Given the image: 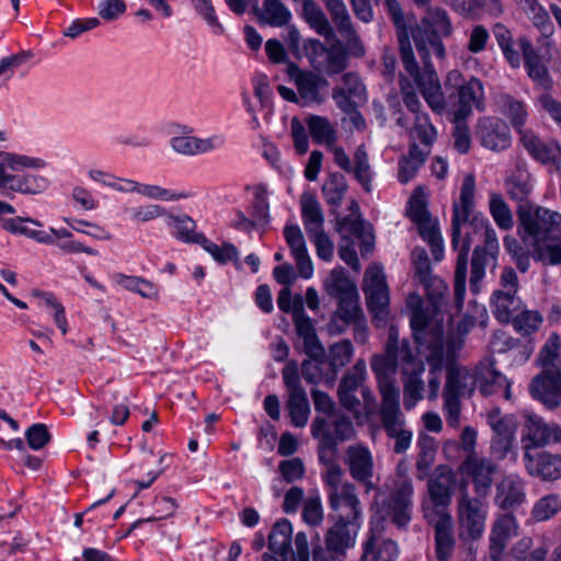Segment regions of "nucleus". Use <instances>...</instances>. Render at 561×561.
<instances>
[{
	"mask_svg": "<svg viewBox=\"0 0 561 561\" xmlns=\"http://www.w3.org/2000/svg\"><path fill=\"white\" fill-rule=\"evenodd\" d=\"M476 180L472 174L463 179L459 199L453 205L451 247L458 252L454 277V295L457 309H461L466 295L468 254L474 245L471 257L470 290L481 291L488 267L494 270L500 250L495 230L489 219L474 211Z\"/></svg>",
	"mask_w": 561,
	"mask_h": 561,
	"instance_id": "nucleus-1",
	"label": "nucleus"
},
{
	"mask_svg": "<svg viewBox=\"0 0 561 561\" xmlns=\"http://www.w3.org/2000/svg\"><path fill=\"white\" fill-rule=\"evenodd\" d=\"M412 480L398 467V474L387 494L379 491L374 504L381 518L373 519L366 540L363 542L360 561H396L399 557L397 542L383 535V519L389 517L398 527H404L411 520L413 508Z\"/></svg>",
	"mask_w": 561,
	"mask_h": 561,
	"instance_id": "nucleus-2",
	"label": "nucleus"
},
{
	"mask_svg": "<svg viewBox=\"0 0 561 561\" xmlns=\"http://www.w3.org/2000/svg\"><path fill=\"white\" fill-rule=\"evenodd\" d=\"M446 383L443 391V410L447 424L457 428L460 425L461 402L465 396H471L479 385L483 396H491L502 390L506 400L512 399L511 381L500 371L489 370L488 376L481 380L480 374L455 362L454 352L447 347Z\"/></svg>",
	"mask_w": 561,
	"mask_h": 561,
	"instance_id": "nucleus-3",
	"label": "nucleus"
},
{
	"mask_svg": "<svg viewBox=\"0 0 561 561\" xmlns=\"http://www.w3.org/2000/svg\"><path fill=\"white\" fill-rule=\"evenodd\" d=\"M386 357H378L371 364L381 396L380 421L386 434L394 439L393 451L405 453L412 442L413 433L405 427L404 417L400 411L399 388L396 386V346L391 342Z\"/></svg>",
	"mask_w": 561,
	"mask_h": 561,
	"instance_id": "nucleus-4",
	"label": "nucleus"
},
{
	"mask_svg": "<svg viewBox=\"0 0 561 561\" xmlns=\"http://www.w3.org/2000/svg\"><path fill=\"white\" fill-rule=\"evenodd\" d=\"M46 167L47 161L43 158L0 151V190L25 195L41 194L50 185L47 178L36 173L18 175L13 172L42 170Z\"/></svg>",
	"mask_w": 561,
	"mask_h": 561,
	"instance_id": "nucleus-5",
	"label": "nucleus"
},
{
	"mask_svg": "<svg viewBox=\"0 0 561 561\" xmlns=\"http://www.w3.org/2000/svg\"><path fill=\"white\" fill-rule=\"evenodd\" d=\"M324 465L321 479L333 518L358 524L362 518V506L355 485L344 479V471L340 465L329 460Z\"/></svg>",
	"mask_w": 561,
	"mask_h": 561,
	"instance_id": "nucleus-6",
	"label": "nucleus"
},
{
	"mask_svg": "<svg viewBox=\"0 0 561 561\" xmlns=\"http://www.w3.org/2000/svg\"><path fill=\"white\" fill-rule=\"evenodd\" d=\"M401 60L407 72L414 78L424 100L433 112L442 114L447 108V103L442 91L438 76L431 65L423 60L424 69L421 72L415 61L413 49L405 31L398 33Z\"/></svg>",
	"mask_w": 561,
	"mask_h": 561,
	"instance_id": "nucleus-7",
	"label": "nucleus"
},
{
	"mask_svg": "<svg viewBox=\"0 0 561 561\" xmlns=\"http://www.w3.org/2000/svg\"><path fill=\"white\" fill-rule=\"evenodd\" d=\"M391 342L396 346V369L401 364L402 373L408 375L403 385V405L405 410H412L419 401L423 399L424 382L422 380V373L424 370L423 364L414 355L410 343L407 340H399L398 332L391 328L389 331L388 341L386 344L385 354L375 355L371 363L378 357H386L388 355V347Z\"/></svg>",
	"mask_w": 561,
	"mask_h": 561,
	"instance_id": "nucleus-8",
	"label": "nucleus"
},
{
	"mask_svg": "<svg viewBox=\"0 0 561 561\" xmlns=\"http://www.w3.org/2000/svg\"><path fill=\"white\" fill-rule=\"evenodd\" d=\"M517 231L522 241L534 248L561 234V214L535 204H523L517 209Z\"/></svg>",
	"mask_w": 561,
	"mask_h": 561,
	"instance_id": "nucleus-9",
	"label": "nucleus"
},
{
	"mask_svg": "<svg viewBox=\"0 0 561 561\" xmlns=\"http://www.w3.org/2000/svg\"><path fill=\"white\" fill-rule=\"evenodd\" d=\"M453 34V24L445 10H430L421 22L412 30V37L422 60L427 62L431 56L439 60L446 57L442 37Z\"/></svg>",
	"mask_w": 561,
	"mask_h": 561,
	"instance_id": "nucleus-10",
	"label": "nucleus"
},
{
	"mask_svg": "<svg viewBox=\"0 0 561 561\" xmlns=\"http://www.w3.org/2000/svg\"><path fill=\"white\" fill-rule=\"evenodd\" d=\"M363 293L376 325H385L389 316V287L381 265L371 264L367 267Z\"/></svg>",
	"mask_w": 561,
	"mask_h": 561,
	"instance_id": "nucleus-11",
	"label": "nucleus"
},
{
	"mask_svg": "<svg viewBox=\"0 0 561 561\" xmlns=\"http://www.w3.org/2000/svg\"><path fill=\"white\" fill-rule=\"evenodd\" d=\"M324 535V546H317L312 559L318 561H344L346 550L354 546L357 524L334 519Z\"/></svg>",
	"mask_w": 561,
	"mask_h": 561,
	"instance_id": "nucleus-12",
	"label": "nucleus"
},
{
	"mask_svg": "<svg viewBox=\"0 0 561 561\" xmlns=\"http://www.w3.org/2000/svg\"><path fill=\"white\" fill-rule=\"evenodd\" d=\"M488 503L482 496L472 497L462 493L457 504L459 538L462 541L479 539L485 528Z\"/></svg>",
	"mask_w": 561,
	"mask_h": 561,
	"instance_id": "nucleus-13",
	"label": "nucleus"
},
{
	"mask_svg": "<svg viewBox=\"0 0 561 561\" xmlns=\"http://www.w3.org/2000/svg\"><path fill=\"white\" fill-rule=\"evenodd\" d=\"M24 224L25 222H20L15 234L25 236L39 244L54 245L59 249L62 254L85 253L92 256L99 255L98 250L75 239L73 234L66 228L56 229L50 227L48 230H36L28 228Z\"/></svg>",
	"mask_w": 561,
	"mask_h": 561,
	"instance_id": "nucleus-14",
	"label": "nucleus"
},
{
	"mask_svg": "<svg viewBox=\"0 0 561 561\" xmlns=\"http://www.w3.org/2000/svg\"><path fill=\"white\" fill-rule=\"evenodd\" d=\"M331 153L334 163L341 170L352 174L365 192H371L375 172L369 162V156L365 145L362 144L357 146L352 159L343 147H332Z\"/></svg>",
	"mask_w": 561,
	"mask_h": 561,
	"instance_id": "nucleus-15",
	"label": "nucleus"
},
{
	"mask_svg": "<svg viewBox=\"0 0 561 561\" xmlns=\"http://www.w3.org/2000/svg\"><path fill=\"white\" fill-rule=\"evenodd\" d=\"M473 107L484 108V87L478 78H470L449 95L447 112L451 119H466Z\"/></svg>",
	"mask_w": 561,
	"mask_h": 561,
	"instance_id": "nucleus-16",
	"label": "nucleus"
},
{
	"mask_svg": "<svg viewBox=\"0 0 561 561\" xmlns=\"http://www.w3.org/2000/svg\"><path fill=\"white\" fill-rule=\"evenodd\" d=\"M454 484L455 473L446 466H438L428 479L427 490L431 506L425 504L424 510L428 508L434 518H438L443 514H449L447 508L451 501Z\"/></svg>",
	"mask_w": 561,
	"mask_h": 561,
	"instance_id": "nucleus-17",
	"label": "nucleus"
},
{
	"mask_svg": "<svg viewBox=\"0 0 561 561\" xmlns=\"http://www.w3.org/2000/svg\"><path fill=\"white\" fill-rule=\"evenodd\" d=\"M526 422L522 433V443L525 453L534 451L539 447L561 443V426L557 423H547L535 413L525 414Z\"/></svg>",
	"mask_w": 561,
	"mask_h": 561,
	"instance_id": "nucleus-18",
	"label": "nucleus"
},
{
	"mask_svg": "<svg viewBox=\"0 0 561 561\" xmlns=\"http://www.w3.org/2000/svg\"><path fill=\"white\" fill-rule=\"evenodd\" d=\"M422 298L412 293L407 298V307L411 311L410 325L413 337L419 346H425L427 342L435 341V334L440 329L444 334L443 324L431 319L428 310H424Z\"/></svg>",
	"mask_w": 561,
	"mask_h": 561,
	"instance_id": "nucleus-19",
	"label": "nucleus"
},
{
	"mask_svg": "<svg viewBox=\"0 0 561 561\" xmlns=\"http://www.w3.org/2000/svg\"><path fill=\"white\" fill-rule=\"evenodd\" d=\"M419 347L430 351L428 354H426V359L430 365L427 398L431 401H435L439 394L442 371L444 368L446 369L447 348L442 339V330L439 329L436 332L435 341L427 342L425 346ZM420 352L423 351L420 350Z\"/></svg>",
	"mask_w": 561,
	"mask_h": 561,
	"instance_id": "nucleus-20",
	"label": "nucleus"
},
{
	"mask_svg": "<svg viewBox=\"0 0 561 561\" xmlns=\"http://www.w3.org/2000/svg\"><path fill=\"white\" fill-rule=\"evenodd\" d=\"M520 142L529 156L542 164L560 169L561 145L554 139H541L534 131H520Z\"/></svg>",
	"mask_w": 561,
	"mask_h": 561,
	"instance_id": "nucleus-21",
	"label": "nucleus"
},
{
	"mask_svg": "<svg viewBox=\"0 0 561 561\" xmlns=\"http://www.w3.org/2000/svg\"><path fill=\"white\" fill-rule=\"evenodd\" d=\"M332 98L343 112H354L366 102V89L356 73L347 72L342 77V85L333 89Z\"/></svg>",
	"mask_w": 561,
	"mask_h": 561,
	"instance_id": "nucleus-22",
	"label": "nucleus"
},
{
	"mask_svg": "<svg viewBox=\"0 0 561 561\" xmlns=\"http://www.w3.org/2000/svg\"><path fill=\"white\" fill-rule=\"evenodd\" d=\"M332 417L330 423L321 417L314 419L311 424L313 437L322 438L330 445L352 438L355 431L350 417L341 414H334Z\"/></svg>",
	"mask_w": 561,
	"mask_h": 561,
	"instance_id": "nucleus-23",
	"label": "nucleus"
},
{
	"mask_svg": "<svg viewBox=\"0 0 561 561\" xmlns=\"http://www.w3.org/2000/svg\"><path fill=\"white\" fill-rule=\"evenodd\" d=\"M526 471L536 478L545 481L561 478V455L548 451L524 453Z\"/></svg>",
	"mask_w": 561,
	"mask_h": 561,
	"instance_id": "nucleus-24",
	"label": "nucleus"
},
{
	"mask_svg": "<svg viewBox=\"0 0 561 561\" xmlns=\"http://www.w3.org/2000/svg\"><path fill=\"white\" fill-rule=\"evenodd\" d=\"M477 136L481 145L492 151H502L511 146L510 128L499 118H481L478 123Z\"/></svg>",
	"mask_w": 561,
	"mask_h": 561,
	"instance_id": "nucleus-25",
	"label": "nucleus"
},
{
	"mask_svg": "<svg viewBox=\"0 0 561 561\" xmlns=\"http://www.w3.org/2000/svg\"><path fill=\"white\" fill-rule=\"evenodd\" d=\"M425 518L434 526L435 558L438 561H449L456 545L451 515L443 514L438 518H434L428 508H425Z\"/></svg>",
	"mask_w": 561,
	"mask_h": 561,
	"instance_id": "nucleus-26",
	"label": "nucleus"
},
{
	"mask_svg": "<svg viewBox=\"0 0 561 561\" xmlns=\"http://www.w3.org/2000/svg\"><path fill=\"white\" fill-rule=\"evenodd\" d=\"M364 317L359 306L358 293L354 296L339 299L337 308L332 313L330 322L328 323V331L330 334H341L345 332L352 323Z\"/></svg>",
	"mask_w": 561,
	"mask_h": 561,
	"instance_id": "nucleus-27",
	"label": "nucleus"
},
{
	"mask_svg": "<svg viewBox=\"0 0 561 561\" xmlns=\"http://www.w3.org/2000/svg\"><path fill=\"white\" fill-rule=\"evenodd\" d=\"M225 145L221 135L198 138L191 135L174 136L170 139L171 148L179 154L197 156L220 149Z\"/></svg>",
	"mask_w": 561,
	"mask_h": 561,
	"instance_id": "nucleus-28",
	"label": "nucleus"
},
{
	"mask_svg": "<svg viewBox=\"0 0 561 561\" xmlns=\"http://www.w3.org/2000/svg\"><path fill=\"white\" fill-rule=\"evenodd\" d=\"M291 78L296 84L301 105L320 104L323 101L321 90L328 85V81L311 71L295 70Z\"/></svg>",
	"mask_w": 561,
	"mask_h": 561,
	"instance_id": "nucleus-29",
	"label": "nucleus"
},
{
	"mask_svg": "<svg viewBox=\"0 0 561 561\" xmlns=\"http://www.w3.org/2000/svg\"><path fill=\"white\" fill-rule=\"evenodd\" d=\"M344 462L354 480H367L374 476V457L363 444L350 445L345 450Z\"/></svg>",
	"mask_w": 561,
	"mask_h": 561,
	"instance_id": "nucleus-30",
	"label": "nucleus"
},
{
	"mask_svg": "<svg viewBox=\"0 0 561 561\" xmlns=\"http://www.w3.org/2000/svg\"><path fill=\"white\" fill-rule=\"evenodd\" d=\"M529 390L531 396L549 409L561 403V377L541 373L533 379Z\"/></svg>",
	"mask_w": 561,
	"mask_h": 561,
	"instance_id": "nucleus-31",
	"label": "nucleus"
},
{
	"mask_svg": "<svg viewBox=\"0 0 561 561\" xmlns=\"http://www.w3.org/2000/svg\"><path fill=\"white\" fill-rule=\"evenodd\" d=\"M461 468L466 474L472 478L479 496L485 495L492 484L495 466L489 459L471 455L467 457Z\"/></svg>",
	"mask_w": 561,
	"mask_h": 561,
	"instance_id": "nucleus-32",
	"label": "nucleus"
},
{
	"mask_svg": "<svg viewBox=\"0 0 561 561\" xmlns=\"http://www.w3.org/2000/svg\"><path fill=\"white\" fill-rule=\"evenodd\" d=\"M293 321L297 335L304 340L305 353L309 357H323L324 348L317 336L314 325L299 302Z\"/></svg>",
	"mask_w": 561,
	"mask_h": 561,
	"instance_id": "nucleus-33",
	"label": "nucleus"
},
{
	"mask_svg": "<svg viewBox=\"0 0 561 561\" xmlns=\"http://www.w3.org/2000/svg\"><path fill=\"white\" fill-rule=\"evenodd\" d=\"M516 535L517 523L513 515L505 514L495 520L490 537V552L493 561H501V554L507 541Z\"/></svg>",
	"mask_w": 561,
	"mask_h": 561,
	"instance_id": "nucleus-34",
	"label": "nucleus"
},
{
	"mask_svg": "<svg viewBox=\"0 0 561 561\" xmlns=\"http://www.w3.org/2000/svg\"><path fill=\"white\" fill-rule=\"evenodd\" d=\"M253 12L261 23L273 27L286 26L293 18L290 10L280 0H264L262 7H253Z\"/></svg>",
	"mask_w": 561,
	"mask_h": 561,
	"instance_id": "nucleus-35",
	"label": "nucleus"
},
{
	"mask_svg": "<svg viewBox=\"0 0 561 561\" xmlns=\"http://www.w3.org/2000/svg\"><path fill=\"white\" fill-rule=\"evenodd\" d=\"M398 124L409 130L411 141L419 140L423 147L431 148L437 137V130L431 123L426 113H416L413 116L411 127H408V119L404 117L398 118Z\"/></svg>",
	"mask_w": 561,
	"mask_h": 561,
	"instance_id": "nucleus-36",
	"label": "nucleus"
},
{
	"mask_svg": "<svg viewBox=\"0 0 561 561\" xmlns=\"http://www.w3.org/2000/svg\"><path fill=\"white\" fill-rule=\"evenodd\" d=\"M491 307L494 317L500 322L508 323L520 311L523 302L516 293H505L503 289H499L492 295Z\"/></svg>",
	"mask_w": 561,
	"mask_h": 561,
	"instance_id": "nucleus-37",
	"label": "nucleus"
},
{
	"mask_svg": "<svg viewBox=\"0 0 561 561\" xmlns=\"http://www.w3.org/2000/svg\"><path fill=\"white\" fill-rule=\"evenodd\" d=\"M291 536L293 525L287 519L276 522L268 536V549L283 561H288L291 554Z\"/></svg>",
	"mask_w": 561,
	"mask_h": 561,
	"instance_id": "nucleus-38",
	"label": "nucleus"
},
{
	"mask_svg": "<svg viewBox=\"0 0 561 561\" xmlns=\"http://www.w3.org/2000/svg\"><path fill=\"white\" fill-rule=\"evenodd\" d=\"M561 340L557 333L551 334L538 355V364L542 371L561 377Z\"/></svg>",
	"mask_w": 561,
	"mask_h": 561,
	"instance_id": "nucleus-39",
	"label": "nucleus"
},
{
	"mask_svg": "<svg viewBox=\"0 0 561 561\" xmlns=\"http://www.w3.org/2000/svg\"><path fill=\"white\" fill-rule=\"evenodd\" d=\"M301 218L308 236L323 231L324 216L316 197L304 194L300 198Z\"/></svg>",
	"mask_w": 561,
	"mask_h": 561,
	"instance_id": "nucleus-40",
	"label": "nucleus"
},
{
	"mask_svg": "<svg viewBox=\"0 0 561 561\" xmlns=\"http://www.w3.org/2000/svg\"><path fill=\"white\" fill-rule=\"evenodd\" d=\"M525 500L524 484L518 477H505L497 486L496 502L504 508H512Z\"/></svg>",
	"mask_w": 561,
	"mask_h": 561,
	"instance_id": "nucleus-41",
	"label": "nucleus"
},
{
	"mask_svg": "<svg viewBox=\"0 0 561 561\" xmlns=\"http://www.w3.org/2000/svg\"><path fill=\"white\" fill-rule=\"evenodd\" d=\"M518 47L523 54L524 64L528 76L540 84L547 83V69L529 39L526 37H520L518 39Z\"/></svg>",
	"mask_w": 561,
	"mask_h": 561,
	"instance_id": "nucleus-42",
	"label": "nucleus"
},
{
	"mask_svg": "<svg viewBox=\"0 0 561 561\" xmlns=\"http://www.w3.org/2000/svg\"><path fill=\"white\" fill-rule=\"evenodd\" d=\"M324 288L336 300L358 293L356 285L348 278L344 268H334L324 280Z\"/></svg>",
	"mask_w": 561,
	"mask_h": 561,
	"instance_id": "nucleus-43",
	"label": "nucleus"
},
{
	"mask_svg": "<svg viewBox=\"0 0 561 561\" xmlns=\"http://www.w3.org/2000/svg\"><path fill=\"white\" fill-rule=\"evenodd\" d=\"M167 226L172 230L173 237L186 243H201L203 234L195 231L196 224L187 215H168Z\"/></svg>",
	"mask_w": 561,
	"mask_h": 561,
	"instance_id": "nucleus-44",
	"label": "nucleus"
},
{
	"mask_svg": "<svg viewBox=\"0 0 561 561\" xmlns=\"http://www.w3.org/2000/svg\"><path fill=\"white\" fill-rule=\"evenodd\" d=\"M457 12L470 14L474 11L499 16L503 13L502 0H446Z\"/></svg>",
	"mask_w": 561,
	"mask_h": 561,
	"instance_id": "nucleus-45",
	"label": "nucleus"
},
{
	"mask_svg": "<svg viewBox=\"0 0 561 561\" xmlns=\"http://www.w3.org/2000/svg\"><path fill=\"white\" fill-rule=\"evenodd\" d=\"M302 16L310 27H312L319 35L324 38H331L333 36L332 26L323 11L313 0H304Z\"/></svg>",
	"mask_w": 561,
	"mask_h": 561,
	"instance_id": "nucleus-46",
	"label": "nucleus"
},
{
	"mask_svg": "<svg viewBox=\"0 0 561 561\" xmlns=\"http://www.w3.org/2000/svg\"><path fill=\"white\" fill-rule=\"evenodd\" d=\"M505 190L512 199L520 203L526 201L533 191L530 174L517 170L505 180Z\"/></svg>",
	"mask_w": 561,
	"mask_h": 561,
	"instance_id": "nucleus-47",
	"label": "nucleus"
},
{
	"mask_svg": "<svg viewBox=\"0 0 561 561\" xmlns=\"http://www.w3.org/2000/svg\"><path fill=\"white\" fill-rule=\"evenodd\" d=\"M519 5L542 34H552L553 24L550 16L547 10L537 0H519Z\"/></svg>",
	"mask_w": 561,
	"mask_h": 561,
	"instance_id": "nucleus-48",
	"label": "nucleus"
},
{
	"mask_svg": "<svg viewBox=\"0 0 561 561\" xmlns=\"http://www.w3.org/2000/svg\"><path fill=\"white\" fill-rule=\"evenodd\" d=\"M307 126L316 142L329 146L330 151L332 147H336L334 145L336 139L335 129L327 118L312 115L308 117Z\"/></svg>",
	"mask_w": 561,
	"mask_h": 561,
	"instance_id": "nucleus-49",
	"label": "nucleus"
},
{
	"mask_svg": "<svg viewBox=\"0 0 561 561\" xmlns=\"http://www.w3.org/2000/svg\"><path fill=\"white\" fill-rule=\"evenodd\" d=\"M417 448L420 451L416 469L420 473L419 478L423 479L435 460L436 440L432 436L421 433L417 437Z\"/></svg>",
	"mask_w": 561,
	"mask_h": 561,
	"instance_id": "nucleus-50",
	"label": "nucleus"
},
{
	"mask_svg": "<svg viewBox=\"0 0 561 561\" xmlns=\"http://www.w3.org/2000/svg\"><path fill=\"white\" fill-rule=\"evenodd\" d=\"M348 188L346 179L339 172L331 173L322 186L325 202L332 206L341 205Z\"/></svg>",
	"mask_w": 561,
	"mask_h": 561,
	"instance_id": "nucleus-51",
	"label": "nucleus"
},
{
	"mask_svg": "<svg viewBox=\"0 0 561 561\" xmlns=\"http://www.w3.org/2000/svg\"><path fill=\"white\" fill-rule=\"evenodd\" d=\"M287 410L294 426H306L310 414L306 391L288 394Z\"/></svg>",
	"mask_w": 561,
	"mask_h": 561,
	"instance_id": "nucleus-52",
	"label": "nucleus"
},
{
	"mask_svg": "<svg viewBox=\"0 0 561 561\" xmlns=\"http://www.w3.org/2000/svg\"><path fill=\"white\" fill-rule=\"evenodd\" d=\"M124 213L131 222L145 224L164 217L167 209L159 204L146 203L134 207H126Z\"/></svg>",
	"mask_w": 561,
	"mask_h": 561,
	"instance_id": "nucleus-53",
	"label": "nucleus"
},
{
	"mask_svg": "<svg viewBox=\"0 0 561 561\" xmlns=\"http://www.w3.org/2000/svg\"><path fill=\"white\" fill-rule=\"evenodd\" d=\"M502 107L503 114L519 134L520 131L527 130L523 129V127L527 121L528 112L526 105L522 101L510 95H505L502 98Z\"/></svg>",
	"mask_w": 561,
	"mask_h": 561,
	"instance_id": "nucleus-54",
	"label": "nucleus"
},
{
	"mask_svg": "<svg viewBox=\"0 0 561 561\" xmlns=\"http://www.w3.org/2000/svg\"><path fill=\"white\" fill-rule=\"evenodd\" d=\"M139 195L159 202H178L190 197V193L185 191H176L173 188L163 187L158 184L141 183Z\"/></svg>",
	"mask_w": 561,
	"mask_h": 561,
	"instance_id": "nucleus-55",
	"label": "nucleus"
},
{
	"mask_svg": "<svg viewBox=\"0 0 561 561\" xmlns=\"http://www.w3.org/2000/svg\"><path fill=\"white\" fill-rule=\"evenodd\" d=\"M64 221L76 232L91 237L99 241H110L113 234L105 227L83 219L65 217Z\"/></svg>",
	"mask_w": 561,
	"mask_h": 561,
	"instance_id": "nucleus-56",
	"label": "nucleus"
},
{
	"mask_svg": "<svg viewBox=\"0 0 561 561\" xmlns=\"http://www.w3.org/2000/svg\"><path fill=\"white\" fill-rule=\"evenodd\" d=\"M560 234L546 242L535 245L533 249L534 259L551 265L561 264V239Z\"/></svg>",
	"mask_w": 561,
	"mask_h": 561,
	"instance_id": "nucleus-57",
	"label": "nucleus"
},
{
	"mask_svg": "<svg viewBox=\"0 0 561 561\" xmlns=\"http://www.w3.org/2000/svg\"><path fill=\"white\" fill-rule=\"evenodd\" d=\"M486 422L494 433L493 437L515 436V419L512 415L503 416L499 408L486 413Z\"/></svg>",
	"mask_w": 561,
	"mask_h": 561,
	"instance_id": "nucleus-58",
	"label": "nucleus"
},
{
	"mask_svg": "<svg viewBox=\"0 0 561 561\" xmlns=\"http://www.w3.org/2000/svg\"><path fill=\"white\" fill-rule=\"evenodd\" d=\"M561 511V496L547 494L540 497L533 506L531 516L537 522H545L552 518Z\"/></svg>",
	"mask_w": 561,
	"mask_h": 561,
	"instance_id": "nucleus-59",
	"label": "nucleus"
},
{
	"mask_svg": "<svg viewBox=\"0 0 561 561\" xmlns=\"http://www.w3.org/2000/svg\"><path fill=\"white\" fill-rule=\"evenodd\" d=\"M301 517L302 520L311 527H317L322 524L324 511L319 493L311 494L304 500Z\"/></svg>",
	"mask_w": 561,
	"mask_h": 561,
	"instance_id": "nucleus-60",
	"label": "nucleus"
},
{
	"mask_svg": "<svg viewBox=\"0 0 561 561\" xmlns=\"http://www.w3.org/2000/svg\"><path fill=\"white\" fill-rule=\"evenodd\" d=\"M514 329L523 334L529 335L537 331L542 323L541 314L536 310H523L514 317L512 320Z\"/></svg>",
	"mask_w": 561,
	"mask_h": 561,
	"instance_id": "nucleus-61",
	"label": "nucleus"
},
{
	"mask_svg": "<svg viewBox=\"0 0 561 561\" xmlns=\"http://www.w3.org/2000/svg\"><path fill=\"white\" fill-rule=\"evenodd\" d=\"M490 213L501 229L508 230L513 227L512 211L500 195H493L491 197Z\"/></svg>",
	"mask_w": 561,
	"mask_h": 561,
	"instance_id": "nucleus-62",
	"label": "nucleus"
},
{
	"mask_svg": "<svg viewBox=\"0 0 561 561\" xmlns=\"http://www.w3.org/2000/svg\"><path fill=\"white\" fill-rule=\"evenodd\" d=\"M408 216L415 225L431 218V214L426 207L425 191L423 187L415 188L411 196Z\"/></svg>",
	"mask_w": 561,
	"mask_h": 561,
	"instance_id": "nucleus-63",
	"label": "nucleus"
},
{
	"mask_svg": "<svg viewBox=\"0 0 561 561\" xmlns=\"http://www.w3.org/2000/svg\"><path fill=\"white\" fill-rule=\"evenodd\" d=\"M201 244L203 245L204 250L209 253L218 263L226 264L237 260L238 257V250L231 243H224L222 245H218L204 237Z\"/></svg>",
	"mask_w": 561,
	"mask_h": 561,
	"instance_id": "nucleus-64",
	"label": "nucleus"
}]
</instances>
